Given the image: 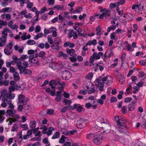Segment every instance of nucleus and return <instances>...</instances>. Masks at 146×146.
Returning a JSON list of instances; mask_svg holds the SVG:
<instances>
[{
  "instance_id": "f257e3e1",
  "label": "nucleus",
  "mask_w": 146,
  "mask_h": 146,
  "mask_svg": "<svg viewBox=\"0 0 146 146\" xmlns=\"http://www.w3.org/2000/svg\"><path fill=\"white\" fill-rule=\"evenodd\" d=\"M114 119L117 122L115 126L116 129L120 133L123 134L127 133V131L126 129L128 128L124 122L123 118L120 116H116Z\"/></svg>"
},
{
  "instance_id": "f03ea898",
  "label": "nucleus",
  "mask_w": 146,
  "mask_h": 146,
  "mask_svg": "<svg viewBox=\"0 0 146 146\" xmlns=\"http://www.w3.org/2000/svg\"><path fill=\"white\" fill-rule=\"evenodd\" d=\"M96 81L98 83L97 85L99 88L100 90L102 91L103 90V87L104 86L109 85L112 84L113 78L109 76L103 78L100 77L96 80Z\"/></svg>"
},
{
  "instance_id": "7ed1b4c3",
  "label": "nucleus",
  "mask_w": 146,
  "mask_h": 146,
  "mask_svg": "<svg viewBox=\"0 0 146 146\" xmlns=\"http://www.w3.org/2000/svg\"><path fill=\"white\" fill-rule=\"evenodd\" d=\"M103 53L101 52H100L98 53L96 52H94L90 59V62L92 63L95 60L100 59L101 57L103 56Z\"/></svg>"
},
{
  "instance_id": "20e7f679",
  "label": "nucleus",
  "mask_w": 146,
  "mask_h": 146,
  "mask_svg": "<svg viewBox=\"0 0 146 146\" xmlns=\"http://www.w3.org/2000/svg\"><path fill=\"white\" fill-rule=\"evenodd\" d=\"M93 142L97 145H99L102 142V136L101 134H98L95 135Z\"/></svg>"
},
{
  "instance_id": "39448f33",
  "label": "nucleus",
  "mask_w": 146,
  "mask_h": 146,
  "mask_svg": "<svg viewBox=\"0 0 146 146\" xmlns=\"http://www.w3.org/2000/svg\"><path fill=\"white\" fill-rule=\"evenodd\" d=\"M28 100V98H26L23 95L20 94L18 96V102L17 103V104L25 105L26 104L27 101Z\"/></svg>"
},
{
  "instance_id": "423d86ee",
  "label": "nucleus",
  "mask_w": 146,
  "mask_h": 146,
  "mask_svg": "<svg viewBox=\"0 0 146 146\" xmlns=\"http://www.w3.org/2000/svg\"><path fill=\"white\" fill-rule=\"evenodd\" d=\"M50 67L53 70H54L60 68L61 67L60 63L57 62H52L50 65Z\"/></svg>"
},
{
  "instance_id": "0eeeda50",
  "label": "nucleus",
  "mask_w": 146,
  "mask_h": 146,
  "mask_svg": "<svg viewBox=\"0 0 146 146\" xmlns=\"http://www.w3.org/2000/svg\"><path fill=\"white\" fill-rule=\"evenodd\" d=\"M34 50H29L28 51L27 53L28 54L30 55L29 56V58L30 60H31L32 62H33V61L35 60L34 59V58L35 57H37L38 56V54H37L36 55V56H35L34 55H33V54H34Z\"/></svg>"
},
{
  "instance_id": "6e6552de",
  "label": "nucleus",
  "mask_w": 146,
  "mask_h": 146,
  "mask_svg": "<svg viewBox=\"0 0 146 146\" xmlns=\"http://www.w3.org/2000/svg\"><path fill=\"white\" fill-rule=\"evenodd\" d=\"M34 135L35 136H38L37 137L34 138H33V140L34 141H40L41 140V134L40 132L39 131H36L33 132Z\"/></svg>"
},
{
  "instance_id": "1a4fd4ad",
  "label": "nucleus",
  "mask_w": 146,
  "mask_h": 146,
  "mask_svg": "<svg viewBox=\"0 0 146 146\" xmlns=\"http://www.w3.org/2000/svg\"><path fill=\"white\" fill-rule=\"evenodd\" d=\"M86 83L87 82L86 81L84 82V84L83 85V88H84L86 90H87L89 91V93H92L93 92V90H91L89 86V85L90 84V83L89 82L87 83Z\"/></svg>"
},
{
  "instance_id": "9d476101",
  "label": "nucleus",
  "mask_w": 146,
  "mask_h": 146,
  "mask_svg": "<svg viewBox=\"0 0 146 146\" xmlns=\"http://www.w3.org/2000/svg\"><path fill=\"white\" fill-rule=\"evenodd\" d=\"M77 125L81 128L84 127L86 126L85 121L84 119H81L77 121Z\"/></svg>"
},
{
  "instance_id": "9b49d317",
  "label": "nucleus",
  "mask_w": 146,
  "mask_h": 146,
  "mask_svg": "<svg viewBox=\"0 0 146 146\" xmlns=\"http://www.w3.org/2000/svg\"><path fill=\"white\" fill-rule=\"evenodd\" d=\"M20 71V74H23L25 75H30L31 73V71L29 69H25L24 67Z\"/></svg>"
},
{
  "instance_id": "f8f14e48",
  "label": "nucleus",
  "mask_w": 146,
  "mask_h": 146,
  "mask_svg": "<svg viewBox=\"0 0 146 146\" xmlns=\"http://www.w3.org/2000/svg\"><path fill=\"white\" fill-rule=\"evenodd\" d=\"M50 46L49 43L46 42L45 44L43 43H40L38 45V47L41 48L43 49L44 47L46 49L49 48Z\"/></svg>"
},
{
  "instance_id": "ddd939ff",
  "label": "nucleus",
  "mask_w": 146,
  "mask_h": 146,
  "mask_svg": "<svg viewBox=\"0 0 146 146\" xmlns=\"http://www.w3.org/2000/svg\"><path fill=\"white\" fill-rule=\"evenodd\" d=\"M1 18L3 20H9L11 19L10 14L7 13H3L0 16Z\"/></svg>"
},
{
  "instance_id": "4468645a",
  "label": "nucleus",
  "mask_w": 146,
  "mask_h": 146,
  "mask_svg": "<svg viewBox=\"0 0 146 146\" xmlns=\"http://www.w3.org/2000/svg\"><path fill=\"white\" fill-rule=\"evenodd\" d=\"M15 113L16 111L15 110L8 109L7 110L6 113L7 116L13 117V114Z\"/></svg>"
},
{
  "instance_id": "2eb2a0df",
  "label": "nucleus",
  "mask_w": 146,
  "mask_h": 146,
  "mask_svg": "<svg viewBox=\"0 0 146 146\" xmlns=\"http://www.w3.org/2000/svg\"><path fill=\"white\" fill-rule=\"evenodd\" d=\"M100 12L104 13L105 17L109 16L110 15V11L109 9H106L105 8L101 10Z\"/></svg>"
},
{
  "instance_id": "dca6fc26",
  "label": "nucleus",
  "mask_w": 146,
  "mask_h": 146,
  "mask_svg": "<svg viewBox=\"0 0 146 146\" xmlns=\"http://www.w3.org/2000/svg\"><path fill=\"white\" fill-rule=\"evenodd\" d=\"M63 77L65 78V80H68L71 77V74L69 72H65L64 73Z\"/></svg>"
},
{
  "instance_id": "f3484780",
  "label": "nucleus",
  "mask_w": 146,
  "mask_h": 146,
  "mask_svg": "<svg viewBox=\"0 0 146 146\" xmlns=\"http://www.w3.org/2000/svg\"><path fill=\"white\" fill-rule=\"evenodd\" d=\"M20 61L21 60L19 59L17 60L15 62V63L17 64V66L19 70H21L24 67L22 65L21 62Z\"/></svg>"
},
{
  "instance_id": "a211bd4d",
  "label": "nucleus",
  "mask_w": 146,
  "mask_h": 146,
  "mask_svg": "<svg viewBox=\"0 0 146 146\" xmlns=\"http://www.w3.org/2000/svg\"><path fill=\"white\" fill-rule=\"evenodd\" d=\"M96 32L97 35H101L103 33L104 31L101 30V27L100 26H99L97 27L96 28Z\"/></svg>"
},
{
  "instance_id": "6ab92c4d",
  "label": "nucleus",
  "mask_w": 146,
  "mask_h": 146,
  "mask_svg": "<svg viewBox=\"0 0 146 146\" xmlns=\"http://www.w3.org/2000/svg\"><path fill=\"white\" fill-rule=\"evenodd\" d=\"M67 52L70 56H74L75 54V50L73 49H70L69 48L66 49Z\"/></svg>"
},
{
  "instance_id": "aec40b11",
  "label": "nucleus",
  "mask_w": 146,
  "mask_h": 146,
  "mask_svg": "<svg viewBox=\"0 0 146 146\" xmlns=\"http://www.w3.org/2000/svg\"><path fill=\"white\" fill-rule=\"evenodd\" d=\"M15 12H16L18 14V16H19L20 15H24V17H25V16L26 15V14L27 13V11L25 10H22L20 13L18 11H15Z\"/></svg>"
},
{
  "instance_id": "412c9836",
  "label": "nucleus",
  "mask_w": 146,
  "mask_h": 146,
  "mask_svg": "<svg viewBox=\"0 0 146 146\" xmlns=\"http://www.w3.org/2000/svg\"><path fill=\"white\" fill-rule=\"evenodd\" d=\"M13 76L14 80L15 81H18L20 79L19 75L18 72H15L14 73Z\"/></svg>"
},
{
  "instance_id": "4be33fe9",
  "label": "nucleus",
  "mask_w": 146,
  "mask_h": 146,
  "mask_svg": "<svg viewBox=\"0 0 146 146\" xmlns=\"http://www.w3.org/2000/svg\"><path fill=\"white\" fill-rule=\"evenodd\" d=\"M25 87L24 86H23V85H21L19 84H16L15 85V89L17 90H22Z\"/></svg>"
},
{
  "instance_id": "5701e85b",
  "label": "nucleus",
  "mask_w": 146,
  "mask_h": 146,
  "mask_svg": "<svg viewBox=\"0 0 146 146\" xmlns=\"http://www.w3.org/2000/svg\"><path fill=\"white\" fill-rule=\"evenodd\" d=\"M82 11V8L80 7H78L76 9L74 10L73 11L72 13L74 14L79 13L81 12Z\"/></svg>"
},
{
  "instance_id": "b1692460",
  "label": "nucleus",
  "mask_w": 146,
  "mask_h": 146,
  "mask_svg": "<svg viewBox=\"0 0 146 146\" xmlns=\"http://www.w3.org/2000/svg\"><path fill=\"white\" fill-rule=\"evenodd\" d=\"M67 138L64 135H62L59 139V143H63L67 139Z\"/></svg>"
},
{
  "instance_id": "393cba45",
  "label": "nucleus",
  "mask_w": 146,
  "mask_h": 146,
  "mask_svg": "<svg viewBox=\"0 0 146 146\" xmlns=\"http://www.w3.org/2000/svg\"><path fill=\"white\" fill-rule=\"evenodd\" d=\"M12 10V9L10 7H6L2 9L3 13H9Z\"/></svg>"
},
{
  "instance_id": "a878e982",
  "label": "nucleus",
  "mask_w": 146,
  "mask_h": 146,
  "mask_svg": "<svg viewBox=\"0 0 146 146\" xmlns=\"http://www.w3.org/2000/svg\"><path fill=\"white\" fill-rule=\"evenodd\" d=\"M72 102L70 100H68L65 98H64L62 100V103L64 105H66L70 104H71Z\"/></svg>"
},
{
  "instance_id": "bb28decb",
  "label": "nucleus",
  "mask_w": 146,
  "mask_h": 146,
  "mask_svg": "<svg viewBox=\"0 0 146 146\" xmlns=\"http://www.w3.org/2000/svg\"><path fill=\"white\" fill-rule=\"evenodd\" d=\"M61 40L59 37H56L55 38L54 42V44L56 45H59V44L61 43Z\"/></svg>"
},
{
  "instance_id": "cd10ccee",
  "label": "nucleus",
  "mask_w": 146,
  "mask_h": 146,
  "mask_svg": "<svg viewBox=\"0 0 146 146\" xmlns=\"http://www.w3.org/2000/svg\"><path fill=\"white\" fill-rule=\"evenodd\" d=\"M60 137V133L59 131H57L56 132L52 137V139H54L57 138H58Z\"/></svg>"
},
{
  "instance_id": "c85d7f7f",
  "label": "nucleus",
  "mask_w": 146,
  "mask_h": 146,
  "mask_svg": "<svg viewBox=\"0 0 146 146\" xmlns=\"http://www.w3.org/2000/svg\"><path fill=\"white\" fill-rule=\"evenodd\" d=\"M54 128L52 127H50L47 128V135L49 136L52 133V131L54 130Z\"/></svg>"
},
{
  "instance_id": "c756f323",
  "label": "nucleus",
  "mask_w": 146,
  "mask_h": 146,
  "mask_svg": "<svg viewBox=\"0 0 146 146\" xmlns=\"http://www.w3.org/2000/svg\"><path fill=\"white\" fill-rule=\"evenodd\" d=\"M116 28V26L115 25H111L108 28L107 31L110 32L111 30H114Z\"/></svg>"
},
{
  "instance_id": "7c9ffc66",
  "label": "nucleus",
  "mask_w": 146,
  "mask_h": 146,
  "mask_svg": "<svg viewBox=\"0 0 146 146\" xmlns=\"http://www.w3.org/2000/svg\"><path fill=\"white\" fill-rule=\"evenodd\" d=\"M76 131V130H73L70 131L68 132V131L66 130L65 132L64 133V134L65 135H70L74 134Z\"/></svg>"
},
{
  "instance_id": "2f4dec72",
  "label": "nucleus",
  "mask_w": 146,
  "mask_h": 146,
  "mask_svg": "<svg viewBox=\"0 0 146 146\" xmlns=\"http://www.w3.org/2000/svg\"><path fill=\"white\" fill-rule=\"evenodd\" d=\"M119 78H121V79H119V83L121 84H123L124 82V77L121 74H119Z\"/></svg>"
},
{
  "instance_id": "473e14b6",
  "label": "nucleus",
  "mask_w": 146,
  "mask_h": 146,
  "mask_svg": "<svg viewBox=\"0 0 146 146\" xmlns=\"http://www.w3.org/2000/svg\"><path fill=\"white\" fill-rule=\"evenodd\" d=\"M123 17L125 18H127L128 19H129V18L130 19H131V20H132V15L129 13H126L124 14Z\"/></svg>"
},
{
  "instance_id": "72a5a7b5",
  "label": "nucleus",
  "mask_w": 146,
  "mask_h": 146,
  "mask_svg": "<svg viewBox=\"0 0 146 146\" xmlns=\"http://www.w3.org/2000/svg\"><path fill=\"white\" fill-rule=\"evenodd\" d=\"M48 39H47V41L48 42V43L50 44H51L53 43V39L52 38V37L51 35H48L47 36Z\"/></svg>"
},
{
  "instance_id": "f704fd0d",
  "label": "nucleus",
  "mask_w": 146,
  "mask_h": 146,
  "mask_svg": "<svg viewBox=\"0 0 146 146\" xmlns=\"http://www.w3.org/2000/svg\"><path fill=\"white\" fill-rule=\"evenodd\" d=\"M93 76V74L92 72L89 73L86 76V79L88 80L91 79Z\"/></svg>"
},
{
  "instance_id": "c9c22d12",
  "label": "nucleus",
  "mask_w": 146,
  "mask_h": 146,
  "mask_svg": "<svg viewBox=\"0 0 146 146\" xmlns=\"http://www.w3.org/2000/svg\"><path fill=\"white\" fill-rule=\"evenodd\" d=\"M6 40L1 38L0 40V47L3 46L5 45Z\"/></svg>"
},
{
  "instance_id": "e433bc0d",
  "label": "nucleus",
  "mask_w": 146,
  "mask_h": 146,
  "mask_svg": "<svg viewBox=\"0 0 146 146\" xmlns=\"http://www.w3.org/2000/svg\"><path fill=\"white\" fill-rule=\"evenodd\" d=\"M126 2L125 0H119V1L117 2V7H118L120 5H123Z\"/></svg>"
},
{
  "instance_id": "4c0bfd02",
  "label": "nucleus",
  "mask_w": 146,
  "mask_h": 146,
  "mask_svg": "<svg viewBox=\"0 0 146 146\" xmlns=\"http://www.w3.org/2000/svg\"><path fill=\"white\" fill-rule=\"evenodd\" d=\"M9 121L8 124V125H11L13 122L15 121V120L14 119L12 118H8V119H7V121Z\"/></svg>"
},
{
  "instance_id": "58836bf2",
  "label": "nucleus",
  "mask_w": 146,
  "mask_h": 146,
  "mask_svg": "<svg viewBox=\"0 0 146 146\" xmlns=\"http://www.w3.org/2000/svg\"><path fill=\"white\" fill-rule=\"evenodd\" d=\"M95 135L92 133H90L88 134L86 136L87 139L91 140L92 139L93 137H94Z\"/></svg>"
},
{
  "instance_id": "ea45409f",
  "label": "nucleus",
  "mask_w": 146,
  "mask_h": 146,
  "mask_svg": "<svg viewBox=\"0 0 146 146\" xmlns=\"http://www.w3.org/2000/svg\"><path fill=\"white\" fill-rule=\"evenodd\" d=\"M43 33H38L34 38V39L35 40H38L39 38L43 36Z\"/></svg>"
},
{
  "instance_id": "a19ab883",
  "label": "nucleus",
  "mask_w": 146,
  "mask_h": 146,
  "mask_svg": "<svg viewBox=\"0 0 146 146\" xmlns=\"http://www.w3.org/2000/svg\"><path fill=\"white\" fill-rule=\"evenodd\" d=\"M2 37L1 38L7 40V33L3 31H2Z\"/></svg>"
},
{
  "instance_id": "79ce46f5",
  "label": "nucleus",
  "mask_w": 146,
  "mask_h": 146,
  "mask_svg": "<svg viewBox=\"0 0 146 146\" xmlns=\"http://www.w3.org/2000/svg\"><path fill=\"white\" fill-rule=\"evenodd\" d=\"M36 125V123L35 121H31L30 124V127L33 129L34 128Z\"/></svg>"
},
{
  "instance_id": "37998d69",
  "label": "nucleus",
  "mask_w": 146,
  "mask_h": 146,
  "mask_svg": "<svg viewBox=\"0 0 146 146\" xmlns=\"http://www.w3.org/2000/svg\"><path fill=\"white\" fill-rule=\"evenodd\" d=\"M55 44H54L52 45L51 46V47L52 48L55 49L56 50H59L60 48V47L59 46V45H55Z\"/></svg>"
},
{
  "instance_id": "c03bdc74",
  "label": "nucleus",
  "mask_w": 146,
  "mask_h": 146,
  "mask_svg": "<svg viewBox=\"0 0 146 146\" xmlns=\"http://www.w3.org/2000/svg\"><path fill=\"white\" fill-rule=\"evenodd\" d=\"M56 85H58L60 86H61V87L62 88L64 87L65 86L64 83L63 82L60 81H58L56 83Z\"/></svg>"
},
{
  "instance_id": "a18cd8bd",
  "label": "nucleus",
  "mask_w": 146,
  "mask_h": 146,
  "mask_svg": "<svg viewBox=\"0 0 146 146\" xmlns=\"http://www.w3.org/2000/svg\"><path fill=\"white\" fill-rule=\"evenodd\" d=\"M14 44L13 42H11L9 43L6 46L7 48L9 49H11Z\"/></svg>"
},
{
  "instance_id": "49530a36",
  "label": "nucleus",
  "mask_w": 146,
  "mask_h": 146,
  "mask_svg": "<svg viewBox=\"0 0 146 146\" xmlns=\"http://www.w3.org/2000/svg\"><path fill=\"white\" fill-rule=\"evenodd\" d=\"M56 82L54 80H51L49 82V84L50 86H52V87H53V88H54L55 87V86H54V85L55 86L56 85Z\"/></svg>"
},
{
  "instance_id": "de8ad7c7",
  "label": "nucleus",
  "mask_w": 146,
  "mask_h": 146,
  "mask_svg": "<svg viewBox=\"0 0 146 146\" xmlns=\"http://www.w3.org/2000/svg\"><path fill=\"white\" fill-rule=\"evenodd\" d=\"M54 112V110L52 109H48L46 110V113L48 115H52Z\"/></svg>"
},
{
  "instance_id": "09e8293b",
  "label": "nucleus",
  "mask_w": 146,
  "mask_h": 146,
  "mask_svg": "<svg viewBox=\"0 0 146 146\" xmlns=\"http://www.w3.org/2000/svg\"><path fill=\"white\" fill-rule=\"evenodd\" d=\"M20 126L23 130H27L28 129V126L26 124H21Z\"/></svg>"
},
{
  "instance_id": "8fccbe9b",
  "label": "nucleus",
  "mask_w": 146,
  "mask_h": 146,
  "mask_svg": "<svg viewBox=\"0 0 146 146\" xmlns=\"http://www.w3.org/2000/svg\"><path fill=\"white\" fill-rule=\"evenodd\" d=\"M27 43L29 45H32L35 44L36 43V42L33 40H29L27 42Z\"/></svg>"
},
{
  "instance_id": "3c124183",
  "label": "nucleus",
  "mask_w": 146,
  "mask_h": 146,
  "mask_svg": "<svg viewBox=\"0 0 146 146\" xmlns=\"http://www.w3.org/2000/svg\"><path fill=\"white\" fill-rule=\"evenodd\" d=\"M8 97L9 95L6 96H2V98L1 99L2 101L3 102H7L8 100Z\"/></svg>"
},
{
  "instance_id": "603ef678",
  "label": "nucleus",
  "mask_w": 146,
  "mask_h": 146,
  "mask_svg": "<svg viewBox=\"0 0 146 146\" xmlns=\"http://www.w3.org/2000/svg\"><path fill=\"white\" fill-rule=\"evenodd\" d=\"M116 35L115 33V32H113L111 33L110 36V38L112 40H115L116 39Z\"/></svg>"
},
{
  "instance_id": "864d4df0",
  "label": "nucleus",
  "mask_w": 146,
  "mask_h": 146,
  "mask_svg": "<svg viewBox=\"0 0 146 146\" xmlns=\"http://www.w3.org/2000/svg\"><path fill=\"white\" fill-rule=\"evenodd\" d=\"M9 95L7 93L6 90H1V96H6Z\"/></svg>"
},
{
  "instance_id": "5fc2aeb1",
  "label": "nucleus",
  "mask_w": 146,
  "mask_h": 146,
  "mask_svg": "<svg viewBox=\"0 0 146 146\" xmlns=\"http://www.w3.org/2000/svg\"><path fill=\"white\" fill-rule=\"evenodd\" d=\"M62 7L60 5H55L52 9L57 10L60 9Z\"/></svg>"
},
{
  "instance_id": "6e6d98bb",
  "label": "nucleus",
  "mask_w": 146,
  "mask_h": 146,
  "mask_svg": "<svg viewBox=\"0 0 146 146\" xmlns=\"http://www.w3.org/2000/svg\"><path fill=\"white\" fill-rule=\"evenodd\" d=\"M4 52L7 55H9L11 54V52L8 49L5 48L4 49Z\"/></svg>"
},
{
  "instance_id": "4d7b16f0",
  "label": "nucleus",
  "mask_w": 146,
  "mask_h": 146,
  "mask_svg": "<svg viewBox=\"0 0 146 146\" xmlns=\"http://www.w3.org/2000/svg\"><path fill=\"white\" fill-rule=\"evenodd\" d=\"M46 11H47V8L46 7L44 6L40 10V13L42 14L44 13Z\"/></svg>"
},
{
  "instance_id": "13d9d810",
  "label": "nucleus",
  "mask_w": 146,
  "mask_h": 146,
  "mask_svg": "<svg viewBox=\"0 0 146 146\" xmlns=\"http://www.w3.org/2000/svg\"><path fill=\"white\" fill-rule=\"evenodd\" d=\"M133 27L134 29L133 30V32L135 33L136 32L138 29V25L136 24H134L133 25Z\"/></svg>"
},
{
  "instance_id": "bf43d9fd",
  "label": "nucleus",
  "mask_w": 146,
  "mask_h": 146,
  "mask_svg": "<svg viewBox=\"0 0 146 146\" xmlns=\"http://www.w3.org/2000/svg\"><path fill=\"white\" fill-rule=\"evenodd\" d=\"M57 96L55 99V100L57 102H59L61 101L62 99V95H59V96Z\"/></svg>"
},
{
  "instance_id": "052dcab7",
  "label": "nucleus",
  "mask_w": 146,
  "mask_h": 146,
  "mask_svg": "<svg viewBox=\"0 0 146 146\" xmlns=\"http://www.w3.org/2000/svg\"><path fill=\"white\" fill-rule=\"evenodd\" d=\"M134 146H146L140 141H137Z\"/></svg>"
},
{
  "instance_id": "680f3d73",
  "label": "nucleus",
  "mask_w": 146,
  "mask_h": 146,
  "mask_svg": "<svg viewBox=\"0 0 146 146\" xmlns=\"http://www.w3.org/2000/svg\"><path fill=\"white\" fill-rule=\"evenodd\" d=\"M55 0H48L47 3L49 5L53 6L54 5Z\"/></svg>"
},
{
  "instance_id": "e2e57ef3",
  "label": "nucleus",
  "mask_w": 146,
  "mask_h": 146,
  "mask_svg": "<svg viewBox=\"0 0 146 146\" xmlns=\"http://www.w3.org/2000/svg\"><path fill=\"white\" fill-rule=\"evenodd\" d=\"M117 2L115 3H111L110 4V9H112L116 7H117Z\"/></svg>"
},
{
  "instance_id": "0e129e2a",
  "label": "nucleus",
  "mask_w": 146,
  "mask_h": 146,
  "mask_svg": "<svg viewBox=\"0 0 146 146\" xmlns=\"http://www.w3.org/2000/svg\"><path fill=\"white\" fill-rule=\"evenodd\" d=\"M18 110L20 111H22L23 109V106L24 105H23L22 104H18Z\"/></svg>"
},
{
  "instance_id": "69168bd1",
  "label": "nucleus",
  "mask_w": 146,
  "mask_h": 146,
  "mask_svg": "<svg viewBox=\"0 0 146 146\" xmlns=\"http://www.w3.org/2000/svg\"><path fill=\"white\" fill-rule=\"evenodd\" d=\"M128 108L129 111H133L135 110V108L134 106H133L131 104H129L128 106Z\"/></svg>"
},
{
  "instance_id": "338daca9",
  "label": "nucleus",
  "mask_w": 146,
  "mask_h": 146,
  "mask_svg": "<svg viewBox=\"0 0 146 146\" xmlns=\"http://www.w3.org/2000/svg\"><path fill=\"white\" fill-rule=\"evenodd\" d=\"M44 36H46L48 34L50 33L49 31V29H47L46 28L44 29Z\"/></svg>"
},
{
  "instance_id": "774afa93",
  "label": "nucleus",
  "mask_w": 146,
  "mask_h": 146,
  "mask_svg": "<svg viewBox=\"0 0 146 146\" xmlns=\"http://www.w3.org/2000/svg\"><path fill=\"white\" fill-rule=\"evenodd\" d=\"M18 127L17 125L15 124L13 126L12 128L11 131L12 132H14L17 131V130Z\"/></svg>"
}]
</instances>
